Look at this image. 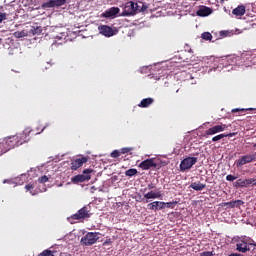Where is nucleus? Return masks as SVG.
Masks as SVG:
<instances>
[{"mask_svg": "<svg viewBox=\"0 0 256 256\" xmlns=\"http://www.w3.org/2000/svg\"><path fill=\"white\" fill-rule=\"evenodd\" d=\"M236 251H238L239 253H247V251H251V248H249V245L247 243L240 240L236 244Z\"/></svg>", "mask_w": 256, "mask_h": 256, "instance_id": "18", "label": "nucleus"}, {"mask_svg": "<svg viewBox=\"0 0 256 256\" xmlns=\"http://www.w3.org/2000/svg\"><path fill=\"white\" fill-rule=\"evenodd\" d=\"M120 15L121 17H131V15H135V2H127L124 6L123 12Z\"/></svg>", "mask_w": 256, "mask_h": 256, "instance_id": "7", "label": "nucleus"}, {"mask_svg": "<svg viewBox=\"0 0 256 256\" xmlns=\"http://www.w3.org/2000/svg\"><path fill=\"white\" fill-rule=\"evenodd\" d=\"M255 159V154L242 156L240 159L236 161V166L243 167V165H247V163H253Z\"/></svg>", "mask_w": 256, "mask_h": 256, "instance_id": "9", "label": "nucleus"}, {"mask_svg": "<svg viewBox=\"0 0 256 256\" xmlns=\"http://www.w3.org/2000/svg\"><path fill=\"white\" fill-rule=\"evenodd\" d=\"M201 38L204 39V41H211V39H213V35L209 32H204L202 33Z\"/></svg>", "mask_w": 256, "mask_h": 256, "instance_id": "31", "label": "nucleus"}, {"mask_svg": "<svg viewBox=\"0 0 256 256\" xmlns=\"http://www.w3.org/2000/svg\"><path fill=\"white\" fill-rule=\"evenodd\" d=\"M245 111H253V108H248V109L234 108V109H232V113H245Z\"/></svg>", "mask_w": 256, "mask_h": 256, "instance_id": "32", "label": "nucleus"}, {"mask_svg": "<svg viewBox=\"0 0 256 256\" xmlns=\"http://www.w3.org/2000/svg\"><path fill=\"white\" fill-rule=\"evenodd\" d=\"M240 241L242 243H246V245H248V246L249 245H255L253 239H251V238H249L247 236L242 237Z\"/></svg>", "mask_w": 256, "mask_h": 256, "instance_id": "29", "label": "nucleus"}, {"mask_svg": "<svg viewBox=\"0 0 256 256\" xmlns=\"http://www.w3.org/2000/svg\"><path fill=\"white\" fill-rule=\"evenodd\" d=\"M148 209H150V211H163V209H165V202L154 201L149 203Z\"/></svg>", "mask_w": 256, "mask_h": 256, "instance_id": "14", "label": "nucleus"}, {"mask_svg": "<svg viewBox=\"0 0 256 256\" xmlns=\"http://www.w3.org/2000/svg\"><path fill=\"white\" fill-rule=\"evenodd\" d=\"M148 8L149 6H147L145 2H134L135 15H137V13H144V11H147Z\"/></svg>", "mask_w": 256, "mask_h": 256, "instance_id": "15", "label": "nucleus"}, {"mask_svg": "<svg viewBox=\"0 0 256 256\" xmlns=\"http://www.w3.org/2000/svg\"><path fill=\"white\" fill-rule=\"evenodd\" d=\"M248 181L250 186L256 187V178H249Z\"/></svg>", "mask_w": 256, "mask_h": 256, "instance_id": "40", "label": "nucleus"}, {"mask_svg": "<svg viewBox=\"0 0 256 256\" xmlns=\"http://www.w3.org/2000/svg\"><path fill=\"white\" fill-rule=\"evenodd\" d=\"M110 157H112V159H117L118 157H121V152L119 150H114L111 152Z\"/></svg>", "mask_w": 256, "mask_h": 256, "instance_id": "33", "label": "nucleus"}, {"mask_svg": "<svg viewBox=\"0 0 256 256\" xmlns=\"http://www.w3.org/2000/svg\"><path fill=\"white\" fill-rule=\"evenodd\" d=\"M130 151H133V148H122L120 149V154L125 155V153H129Z\"/></svg>", "mask_w": 256, "mask_h": 256, "instance_id": "37", "label": "nucleus"}, {"mask_svg": "<svg viewBox=\"0 0 256 256\" xmlns=\"http://www.w3.org/2000/svg\"><path fill=\"white\" fill-rule=\"evenodd\" d=\"M119 11V7H111L102 14V17H105L106 19H109L110 17H115L119 13Z\"/></svg>", "mask_w": 256, "mask_h": 256, "instance_id": "17", "label": "nucleus"}, {"mask_svg": "<svg viewBox=\"0 0 256 256\" xmlns=\"http://www.w3.org/2000/svg\"><path fill=\"white\" fill-rule=\"evenodd\" d=\"M98 29L101 35H104V37H113L115 35V31H113V28L107 25L99 26Z\"/></svg>", "mask_w": 256, "mask_h": 256, "instance_id": "13", "label": "nucleus"}, {"mask_svg": "<svg viewBox=\"0 0 256 256\" xmlns=\"http://www.w3.org/2000/svg\"><path fill=\"white\" fill-rule=\"evenodd\" d=\"M245 13H246L245 5H239L238 7L232 10V14L235 15L236 17H243Z\"/></svg>", "mask_w": 256, "mask_h": 256, "instance_id": "21", "label": "nucleus"}, {"mask_svg": "<svg viewBox=\"0 0 256 256\" xmlns=\"http://www.w3.org/2000/svg\"><path fill=\"white\" fill-rule=\"evenodd\" d=\"M14 37H16V39H21L23 37H27V32L23 31H16L14 32Z\"/></svg>", "mask_w": 256, "mask_h": 256, "instance_id": "30", "label": "nucleus"}, {"mask_svg": "<svg viewBox=\"0 0 256 256\" xmlns=\"http://www.w3.org/2000/svg\"><path fill=\"white\" fill-rule=\"evenodd\" d=\"M138 171L135 168H130L125 171L126 177H134V175H137Z\"/></svg>", "mask_w": 256, "mask_h": 256, "instance_id": "27", "label": "nucleus"}, {"mask_svg": "<svg viewBox=\"0 0 256 256\" xmlns=\"http://www.w3.org/2000/svg\"><path fill=\"white\" fill-rule=\"evenodd\" d=\"M234 187L236 189H242L243 187H250L249 179H238L236 182H234Z\"/></svg>", "mask_w": 256, "mask_h": 256, "instance_id": "19", "label": "nucleus"}, {"mask_svg": "<svg viewBox=\"0 0 256 256\" xmlns=\"http://www.w3.org/2000/svg\"><path fill=\"white\" fill-rule=\"evenodd\" d=\"M33 133V130L26 129L22 134L19 136L14 137V139L17 141V145H23V143H27L29 141V135Z\"/></svg>", "mask_w": 256, "mask_h": 256, "instance_id": "10", "label": "nucleus"}, {"mask_svg": "<svg viewBox=\"0 0 256 256\" xmlns=\"http://www.w3.org/2000/svg\"><path fill=\"white\" fill-rule=\"evenodd\" d=\"M47 181H49V177H47V175L38 178L39 183H47Z\"/></svg>", "mask_w": 256, "mask_h": 256, "instance_id": "35", "label": "nucleus"}, {"mask_svg": "<svg viewBox=\"0 0 256 256\" xmlns=\"http://www.w3.org/2000/svg\"><path fill=\"white\" fill-rule=\"evenodd\" d=\"M235 135H237V132L219 134L214 136L212 141L213 143H217V141H221V139H225V137H235Z\"/></svg>", "mask_w": 256, "mask_h": 256, "instance_id": "20", "label": "nucleus"}, {"mask_svg": "<svg viewBox=\"0 0 256 256\" xmlns=\"http://www.w3.org/2000/svg\"><path fill=\"white\" fill-rule=\"evenodd\" d=\"M212 13H213V9L207 6H203L196 12V15L198 17H209V15H211Z\"/></svg>", "mask_w": 256, "mask_h": 256, "instance_id": "16", "label": "nucleus"}, {"mask_svg": "<svg viewBox=\"0 0 256 256\" xmlns=\"http://www.w3.org/2000/svg\"><path fill=\"white\" fill-rule=\"evenodd\" d=\"M41 132H36L35 135H39Z\"/></svg>", "mask_w": 256, "mask_h": 256, "instance_id": "45", "label": "nucleus"}, {"mask_svg": "<svg viewBox=\"0 0 256 256\" xmlns=\"http://www.w3.org/2000/svg\"><path fill=\"white\" fill-rule=\"evenodd\" d=\"M99 239V233L97 232H88L85 236L81 238V245H85L89 247L91 245H95Z\"/></svg>", "mask_w": 256, "mask_h": 256, "instance_id": "2", "label": "nucleus"}, {"mask_svg": "<svg viewBox=\"0 0 256 256\" xmlns=\"http://www.w3.org/2000/svg\"><path fill=\"white\" fill-rule=\"evenodd\" d=\"M241 205H245V202L242 200H235L231 202H222L220 207H227L228 209H235V207L239 208Z\"/></svg>", "mask_w": 256, "mask_h": 256, "instance_id": "12", "label": "nucleus"}, {"mask_svg": "<svg viewBox=\"0 0 256 256\" xmlns=\"http://www.w3.org/2000/svg\"><path fill=\"white\" fill-rule=\"evenodd\" d=\"M155 184H153V183H150V184H148V189H155Z\"/></svg>", "mask_w": 256, "mask_h": 256, "instance_id": "42", "label": "nucleus"}, {"mask_svg": "<svg viewBox=\"0 0 256 256\" xmlns=\"http://www.w3.org/2000/svg\"><path fill=\"white\" fill-rule=\"evenodd\" d=\"M43 32V29L41 28V26H32L30 33H32V35H41V33Z\"/></svg>", "mask_w": 256, "mask_h": 256, "instance_id": "25", "label": "nucleus"}, {"mask_svg": "<svg viewBox=\"0 0 256 256\" xmlns=\"http://www.w3.org/2000/svg\"><path fill=\"white\" fill-rule=\"evenodd\" d=\"M197 163V157H187L180 163V171H188L193 165Z\"/></svg>", "mask_w": 256, "mask_h": 256, "instance_id": "6", "label": "nucleus"}, {"mask_svg": "<svg viewBox=\"0 0 256 256\" xmlns=\"http://www.w3.org/2000/svg\"><path fill=\"white\" fill-rule=\"evenodd\" d=\"M161 197H162L161 192L150 191L144 194V199H161Z\"/></svg>", "mask_w": 256, "mask_h": 256, "instance_id": "23", "label": "nucleus"}, {"mask_svg": "<svg viewBox=\"0 0 256 256\" xmlns=\"http://www.w3.org/2000/svg\"><path fill=\"white\" fill-rule=\"evenodd\" d=\"M237 179V176H233L231 174L227 175L226 176V181H230V182H233Z\"/></svg>", "mask_w": 256, "mask_h": 256, "instance_id": "39", "label": "nucleus"}, {"mask_svg": "<svg viewBox=\"0 0 256 256\" xmlns=\"http://www.w3.org/2000/svg\"><path fill=\"white\" fill-rule=\"evenodd\" d=\"M25 189H26V191H30L31 195H35V193H33V192L31 191V189H35V186H33V184H27V185L25 186Z\"/></svg>", "mask_w": 256, "mask_h": 256, "instance_id": "36", "label": "nucleus"}, {"mask_svg": "<svg viewBox=\"0 0 256 256\" xmlns=\"http://www.w3.org/2000/svg\"><path fill=\"white\" fill-rule=\"evenodd\" d=\"M91 215H93V213H91V205L88 204L67 219L71 225H74L75 223H83V221L89 219Z\"/></svg>", "mask_w": 256, "mask_h": 256, "instance_id": "1", "label": "nucleus"}, {"mask_svg": "<svg viewBox=\"0 0 256 256\" xmlns=\"http://www.w3.org/2000/svg\"><path fill=\"white\" fill-rule=\"evenodd\" d=\"M113 241H111V239H106L104 242H103V247H108V249H111L113 246Z\"/></svg>", "mask_w": 256, "mask_h": 256, "instance_id": "34", "label": "nucleus"}, {"mask_svg": "<svg viewBox=\"0 0 256 256\" xmlns=\"http://www.w3.org/2000/svg\"><path fill=\"white\" fill-rule=\"evenodd\" d=\"M91 173L93 169H85L82 174H78L71 178L72 183H85V181L91 180Z\"/></svg>", "mask_w": 256, "mask_h": 256, "instance_id": "3", "label": "nucleus"}, {"mask_svg": "<svg viewBox=\"0 0 256 256\" xmlns=\"http://www.w3.org/2000/svg\"><path fill=\"white\" fill-rule=\"evenodd\" d=\"M37 256H55V251H52L50 249L43 250L40 254Z\"/></svg>", "mask_w": 256, "mask_h": 256, "instance_id": "28", "label": "nucleus"}, {"mask_svg": "<svg viewBox=\"0 0 256 256\" xmlns=\"http://www.w3.org/2000/svg\"><path fill=\"white\" fill-rule=\"evenodd\" d=\"M178 203L177 201L164 202V209H175V205Z\"/></svg>", "mask_w": 256, "mask_h": 256, "instance_id": "26", "label": "nucleus"}, {"mask_svg": "<svg viewBox=\"0 0 256 256\" xmlns=\"http://www.w3.org/2000/svg\"><path fill=\"white\" fill-rule=\"evenodd\" d=\"M213 251H206L202 253V256H213Z\"/></svg>", "mask_w": 256, "mask_h": 256, "instance_id": "41", "label": "nucleus"}, {"mask_svg": "<svg viewBox=\"0 0 256 256\" xmlns=\"http://www.w3.org/2000/svg\"><path fill=\"white\" fill-rule=\"evenodd\" d=\"M7 20V13L0 12V23Z\"/></svg>", "mask_w": 256, "mask_h": 256, "instance_id": "38", "label": "nucleus"}, {"mask_svg": "<svg viewBox=\"0 0 256 256\" xmlns=\"http://www.w3.org/2000/svg\"><path fill=\"white\" fill-rule=\"evenodd\" d=\"M43 131H45V127L41 130V133H43Z\"/></svg>", "mask_w": 256, "mask_h": 256, "instance_id": "44", "label": "nucleus"}, {"mask_svg": "<svg viewBox=\"0 0 256 256\" xmlns=\"http://www.w3.org/2000/svg\"><path fill=\"white\" fill-rule=\"evenodd\" d=\"M67 3V0H49L42 4V9H51L52 7H61Z\"/></svg>", "mask_w": 256, "mask_h": 256, "instance_id": "8", "label": "nucleus"}, {"mask_svg": "<svg viewBox=\"0 0 256 256\" xmlns=\"http://www.w3.org/2000/svg\"><path fill=\"white\" fill-rule=\"evenodd\" d=\"M228 256H243V255L240 254V253H232V254H230V255H228Z\"/></svg>", "mask_w": 256, "mask_h": 256, "instance_id": "43", "label": "nucleus"}, {"mask_svg": "<svg viewBox=\"0 0 256 256\" xmlns=\"http://www.w3.org/2000/svg\"><path fill=\"white\" fill-rule=\"evenodd\" d=\"M191 189H194V191H203V189H205V187H207L206 184L200 183V182H193L190 185Z\"/></svg>", "mask_w": 256, "mask_h": 256, "instance_id": "24", "label": "nucleus"}, {"mask_svg": "<svg viewBox=\"0 0 256 256\" xmlns=\"http://www.w3.org/2000/svg\"><path fill=\"white\" fill-rule=\"evenodd\" d=\"M138 167L142 169V171H149V169H160L161 166L155 162L154 158H149L142 161Z\"/></svg>", "mask_w": 256, "mask_h": 256, "instance_id": "4", "label": "nucleus"}, {"mask_svg": "<svg viewBox=\"0 0 256 256\" xmlns=\"http://www.w3.org/2000/svg\"><path fill=\"white\" fill-rule=\"evenodd\" d=\"M153 102H154L153 98H144L141 100L138 107L145 109V108L149 107L150 105H153Z\"/></svg>", "mask_w": 256, "mask_h": 256, "instance_id": "22", "label": "nucleus"}, {"mask_svg": "<svg viewBox=\"0 0 256 256\" xmlns=\"http://www.w3.org/2000/svg\"><path fill=\"white\" fill-rule=\"evenodd\" d=\"M87 161H88L87 157H81L73 160L71 162L72 171H77V169H79V167H83V164L87 163Z\"/></svg>", "mask_w": 256, "mask_h": 256, "instance_id": "11", "label": "nucleus"}, {"mask_svg": "<svg viewBox=\"0 0 256 256\" xmlns=\"http://www.w3.org/2000/svg\"><path fill=\"white\" fill-rule=\"evenodd\" d=\"M228 128L227 124H218L210 127L205 131V137H209L211 135H217V133H223Z\"/></svg>", "mask_w": 256, "mask_h": 256, "instance_id": "5", "label": "nucleus"}]
</instances>
